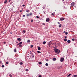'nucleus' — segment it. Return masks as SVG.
Wrapping results in <instances>:
<instances>
[{"label":"nucleus","instance_id":"nucleus-1","mask_svg":"<svg viewBox=\"0 0 77 77\" xmlns=\"http://www.w3.org/2000/svg\"><path fill=\"white\" fill-rule=\"evenodd\" d=\"M54 50L55 52L56 53H57V54H59L60 53V50L58 49L55 48L54 49Z\"/></svg>","mask_w":77,"mask_h":77},{"label":"nucleus","instance_id":"nucleus-2","mask_svg":"<svg viewBox=\"0 0 77 77\" xmlns=\"http://www.w3.org/2000/svg\"><path fill=\"white\" fill-rule=\"evenodd\" d=\"M32 13H30V14H27V15H26V16H27V17H29V16H32Z\"/></svg>","mask_w":77,"mask_h":77},{"label":"nucleus","instance_id":"nucleus-3","mask_svg":"<svg viewBox=\"0 0 77 77\" xmlns=\"http://www.w3.org/2000/svg\"><path fill=\"white\" fill-rule=\"evenodd\" d=\"M51 44H52V43L51 41H50L48 44V45L49 46V47H50V45H51Z\"/></svg>","mask_w":77,"mask_h":77},{"label":"nucleus","instance_id":"nucleus-4","mask_svg":"<svg viewBox=\"0 0 77 77\" xmlns=\"http://www.w3.org/2000/svg\"><path fill=\"white\" fill-rule=\"evenodd\" d=\"M46 21H47V22H48V21H50V19L48 18H47L46 19Z\"/></svg>","mask_w":77,"mask_h":77},{"label":"nucleus","instance_id":"nucleus-5","mask_svg":"<svg viewBox=\"0 0 77 77\" xmlns=\"http://www.w3.org/2000/svg\"><path fill=\"white\" fill-rule=\"evenodd\" d=\"M65 20V18L63 17H61L60 18V20H61V21H63V20Z\"/></svg>","mask_w":77,"mask_h":77},{"label":"nucleus","instance_id":"nucleus-6","mask_svg":"<svg viewBox=\"0 0 77 77\" xmlns=\"http://www.w3.org/2000/svg\"><path fill=\"white\" fill-rule=\"evenodd\" d=\"M64 60V58H61L60 61L61 62H63Z\"/></svg>","mask_w":77,"mask_h":77},{"label":"nucleus","instance_id":"nucleus-7","mask_svg":"<svg viewBox=\"0 0 77 77\" xmlns=\"http://www.w3.org/2000/svg\"><path fill=\"white\" fill-rule=\"evenodd\" d=\"M17 40L19 42H20V41H21V38H17Z\"/></svg>","mask_w":77,"mask_h":77},{"label":"nucleus","instance_id":"nucleus-8","mask_svg":"<svg viewBox=\"0 0 77 77\" xmlns=\"http://www.w3.org/2000/svg\"><path fill=\"white\" fill-rule=\"evenodd\" d=\"M62 66H60V67H58L57 68L58 69H60V68H62Z\"/></svg>","mask_w":77,"mask_h":77},{"label":"nucleus","instance_id":"nucleus-9","mask_svg":"<svg viewBox=\"0 0 77 77\" xmlns=\"http://www.w3.org/2000/svg\"><path fill=\"white\" fill-rule=\"evenodd\" d=\"M74 5H75V4H74V2H72L71 3V5L72 6H74Z\"/></svg>","mask_w":77,"mask_h":77},{"label":"nucleus","instance_id":"nucleus-10","mask_svg":"<svg viewBox=\"0 0 77 77\" xmlns=\"http://www.w3.org/2000/svg\"><path fill=\"white\" fill-rule=\"evenodd\" d=\"M43 44L44 45L45 44H46V42L45 41H44L43 42Z\"/></svg>","mask_w":77,"mask_h":77},{"label":"nucleus","instance_id":"nucleus-11","mask_svg":"<svg viewBox=\"0 0 77 77\" xmlns=\"http://www.w3.org/2000/svg\"><path fill=\"white\" fill-rule=\"evenodd\" d=\"M19 47H22V45H19Z\"/></svg>","mask_w":77,"mask_h":77},{"label":"nucleus","instance_id":"nucleus-12","mask_svg":"<svg viewBox=\"0 0 77 77\" xmlns=\"http://www.w3.org/2000/svg\"><path fill=\"white\" fill-rule=\"evenodd\" d=\"M67 42L68 43H70V42H71V41L69 40L67 41Z\"/></svg>","mask_w":77,"mask_h":77},{"label":"nucleus","instance_id":"nucleus-13","mask_svg":"<svg viewBox=\"0 0 77 77\" xmlns=\"http://www.w3.org/2000/svg\"><path fill=\"white\" fill-rule=\"evenodd\" d=\"M14 52H15V53H16V52H17V50H16V49H15L14 50Z\"/></svg>","mask_w":77,"mask_h":77},{"label":"nucleus","instance_id":"nucleus-14","mask_svg":"<svg viewBox=\"0 0 77 77\" xmlns=\"http://www.w3.org/2000/svg\"><path fill=\"white\" fill-rule=\"evenodd\" d=\"M38 50H41V48L40 47H39L38 48Z\"/></svg>","mask_w":77,"mask_h":77},{"label":"nucleus","instance_id":"nucleus-15","mask_svg":"<svg viewBox=\"0 0 77 77\" xmlns=\"http://www.w3.org/2000/svg\"><path fill=\"white\" fill-rule=\"evenodd\" d=\"M71 75V74H69L67 76V77H69V76H70V75Z\"/></svg>","mask_w":77,"mask_h":77},{"label":"nucleus","instance_id":"nucleus-16","mask_svg":"<svg viewBox=\"0 0 77 77\" xmlns=\"http://www.w3.org/2000/svg\"><path fill=\"white\" fill-rule=\"evenodd\" d=\"M59 27H62V25L60 24V25H59Z\"/></svg>","mask_w":77,"mask_h":77},{"label":"nucleus","instance_id":"nucleus-17","mask_svg":"<svg viewBox=\"0 0 77 77\" xmlns=\"http://www.w3.org/2000/svg\"><path fill=\"white\" fill-rule=\"evenodd\" d=\"M38 63L39 65H41V64H42V63L41 62H38Z\"/></svg>","mask_w":77,"mask_h":77},{"label":"nucleus","instance_id":"nucleus-18","mask_svg":"<svg viewBox=\"0 0 77 77\" xmlns=\"http://www.w3.org/2000/svg\"><path fill=\"white\" fill-rule=\"evenodd\" d=\"M73 77H77V75H74L73 76Z\"/></svg>","mask_w":77,"mask_h":77},{"label":"nucleus","instance_id":"nucleus-19","mask_svg":"<svg viewBox=\"0 0 77 77\" xmlns=\"http://www.w3.org/2000/svg\"><path fill=\"white\" fill-rule=\"evenodd\" d=\"M6 3H7V0H5L4 2V3L5 4Z\"/></svg>","mask_w":77,"mask_h":77},{"label":"nucleus","instance_id":"nucleus-20","mask_svg":"<svg viewBox=\"0 0 77 77\" xmlns=\"http://www.w3.org/2000/svg\"><path fill=\"white\" fill-rule=\"evenodd\" d=\"M29 10H27L26 11V12H29Z\"/></svg>","mask_w":77,"mask_h":77},{"label":"nucleus","instance_id":"nucleus-21","mask_svg":"<svg viewBox=\"0 0 77 77\" xmlns=\"http://www.w3.org/2000/svg\"><path fill=\"white\" fill-rule=\"evenodd\" d=\"M64 41L66 42L67 41V39L66 38H65L64 39Z\"/></svg>","mask_w":77,"mask_h":77},{"label":"nucleus","instance_id":"nucleus-22","mask_svg":"<svg viewBox=\"0 0 77 77\" xmlns=\"http://www.w3.org/2000/svg\"><path fill=\"white\" fill-rule=\"evenodd\" d=\"M30 42V40H28L27 41V42Z\"/></svg>","mask_w":77,"mask_h":77},{"label":"nucleus","instance_id":"nucleus-23","mask_svg":"<svg viewBox=\"0 0 77 77\" xmlns=\"http://www.w3.org/2000/svg\"><path fill=\"white\" fill-rule=\"evenodd\" d=\"M22 43H23V42H21L19 43V44H22Z\"/></svg>","mask_w":77,"mask_h":77},{"label":"nucleus","instance_id":"nucleus-24","mask_svg":"<svg viewBox=\"0 0 77 77\" xmlns=\"http://www.w3.org/2000/svg\"><path fill=\"white\" fill-rule=\"evenodd\" d=\"M53 60L55 61L56 60V59L55 58H54L53 59Z\"/></svg>","mask_w":77,"mask_h":77},{"label":"nucleus","instance_id":"nucleus-25","mask_svg":"<svg viewBox=\"0 0 77 77\" xmlns=\"http://www.w3.org/2000/svg\"><path fill=\"white\" fill-rule=\"evenodd\" d=\"M37 53H41V52H40L39 51H37Z\"/></svg>","mask_w":77,"mask_h":77},{"label":"nucleus","instance_id":"nucleus-26","mask_svg":"<svg viewBox=\"0 0 77 77\" xmlns=\"http://www.w3.org/2000/svg\"><path fill=\"white\" fill-rule=\"evenodd\" d=\"M45 65L46 66H48V63H46L45 64Z\"/></svg>","mask_w":77,"mask_h":77},{"label":"nucleus","instance_id":"nucleus-27","mask_svg":"<svg viewBox=\"0 0 77 77\" xmlns=\"http://www.w3.org/2000/svg\"><path fill=\"white\" fill-rule=\"evenodd\" d=\"M2 68H4V67H5V66H4V65H3L2 66Z\"/></svg>","mask_w":77,"mask_h":77},{"label":"nucleus","instance_id":"nucleus-28","mask_svg":"<svg viewBox=\"0 0 77 77\" xmlns=\"http://www.w3.org/2000/svg\"><path fill=\"white\" fill-rule=\"evenodd\" d=\"M74 40H75V39H74V38H72V41H74Z\"/></svg>","mask_w":77,"mask_h":77},{"label":"nucleus","instance_id":"nucleus-29","mask_svg":"<svg viewBox=\"0 0 77 77\" xmlns=\"http://www.w3.org/2000/svg\"><path fill=\"white\" fill-rule=\"evenodd\" d=\"M23 33H26V31L25 30L23 31Z\"/></svg>","mask_w":77,"mask_h":77},{"label":"nucleus","instance_id":"nucleus-30","mask_svg":"<svg viewBox=\"0 0 77 77\" xmlns=\"http://www.w3.org/2000/svg\"><path fill=\"white\" fill-rule=\"evenodd\" d=\"M8 63H9V62H6V64H8Z\"/></svg>","mask_w":77,"mask_h":77},{"label":"nucleus","instance_id":"nucleus-31","mask_svg":"<svg viewBox=\"0 0 77 77\" xmlns=\"http://www.w3.org/2000/svg\"><path fill=\"white\" fill-rule=\"evenodd\" d=\"M26 71H29V70L28 69H26Z\"/></svg>","mask_w":77,"mask_h":77},{"label":"nucleus","instance_id":"nucleus-32","mask_svg":"<svg viewBox=\"0 0 77 77\" xmlns=\"http://www.w3.org/2000/svg\"><path fill=\"white\" fill-rule=\"evenodd\" d=\"M36 18H37L38 19V18H39V17L38 16H36Z\"/></svg>","mask_w":77,"mask_h":77},{"label":"nucleus","instance_id":"nucleus-33","mask_svg":"<svg viewBox=\"0 0 77 77\" xmlns=\"http://www.w3.org/2000/svg\"><path fill=\"white\" fill-rule=\"evenodd\" d=\"M20 65H23V63L22 62H20Z\"/></svg>","mask_w":77,"mask_h":77},{"label":"nucleus","instance_id":"nucleus-34","mask_svg":"<svg viewBox=\"0 0 77 77\" xmlns=\"http://www.w3.org/2000/svg\"><path fill=\"white\" fill-rule=\"evenodd\" d=\"M33 21V19H32V20H31V22L32 23Z\"/></svg>","mask_w":77,"mask_h":77},{"label":"nucleus","instance_id":"nucleus-35","mask_svg":"<svg viewBox=\"0 0 77 77\" xmlns=\"http://www.w3.org/2000/svg\"><path fill=\"white\" fill-rule=\"evenodd\" d=\"M42 25H44V26H45V23H42Z\"/></svg>","mask_w":77,"mask_h":77},{"label":"nucleus","instance_id":"nucleus-36","mask_svg":"<svg viewBox=\"0 0 77 77\" xmlns=\"http://www.w3.org/2000/svg\"><path fill=\"white\" fill-rule=\"evenodd\" d=\"M66 35H68V32H66L65 33Z\"/></svg>","mask_w":77,"mask_h":77},{"label":"nucleus","instance_id":"nucleus-37","mask_svg":"<svg viewBox=\"0 0 77 77\" xmlns=\"http://www.w3.org/2000/svg\"><path fill=\"white\" fill-rule=\"evenodd\" d=\"M51 15H53V16H54V14H53V13H52V14H51Z\"/></svg>","mask_w":77,"mask_h":77},{"label":"nucleus","instance_id":"nucleus-38","mask_svg":"<svg viewBox=\"0 0 77 77\" xmlns=\"http://www.w3.org/2000/svg\"><path fill=\"white\" fill-rule=\"evenodd\" d=\"M22 6H23V7H24V6H25V5H22Z\"/></svg>","mask_w":77,"mask_h":77},{"label":"nucleus","instance_id":"nucleus-39","mask_svg":"<svg viewBox=\"0 0 77 77\" xmlns=\"http://www.w3.org/2000/svg\"><path fill=\"white\" fill-rule=\"evenodd\" d=\"M31 48H32L33 47V45H31Z\"/></svg>","mask_w":77,"mask_h":77},{"label":"nucleus","instance_id":"nucleus-40","mask_svg":"<svg viewBox=\"0 0 77 77\" xmlns=\"http://www.w3.org/2000/svg\"><path fill=\"white\" fill-rule=\"evenodd\" d=\"M9 76H10V77H12V75L11 74H10Z\"/></svg>","mask_w":77,"mask_h":77},{"label":"nucleus","instance_id":"nucleus-41","mask_svg":"<svg viewBox=\"0 0 77 77\" xmlns=\"http://www.w3.org/2000/svg\"><path fill=\"white\" fill-rule=\"evenodd\" d=\"M38 77H42V76L41 75H39L38 76Z\"/></svg>","mask_w":77,"mask_h":77},{"label":"nucleus","instance_id":"nucleus-42","mask_svg":"<svg viewBox=\"0 0 77 77\" xmlns=\"http://www.w3.org/2000/svg\"><path fill=\"white\" fill-rule=\"evenodd\" d=\"M3 43H4V44H6V42H3Z\"/></svg>","mask_w":77,"mask_h":77},{"label":"nucleus","instance_id":"nucleus-43","mask_svg":"<svg viewBox=\"0 0 77 77\" xmlns=\"http://www.w3.org/2000/svg\"><path fill=\"white\" fill-rule=\"evenodd\" d=\"M57 44L58 45H60V43H57Z\"/></svg>","mask_w":77,"mask_h":77},{"label":"nucleus","instance_id":"nucleus-44","mask_svg":"<svg viewBox=\"0 0 77 77\" xmlns=\"http://www.w3.org/2000/svg\"><path fill=\"white\" fill-rule=\"evenodd\" d=\"M23 17H25V15H24L23 16Z\"/></svg>","mask_w":77,"mask_h":77},{"label":"nucleus","instance_id":"nucleus-45","mask_svg":"<svg viewBox=\"0 0 77 77\" xmlns=\"http://www.w3.org/2000/svg\"><path fill=\"white\" fill-rule=\"evenodd\" d=\"M46 61H47V62H48V59H47Z\"/></svg>","mask_w":77,"mask_h":77},{"label":"nucleus","instance_id":"nucleus-46","mask_svg":"<svg viewBox=\"0 0 77 77\" xmlns=\"http://www.w3.org/2000/svg\"><path fill=\"white\" fill-rule=\"evenodd\" d=\"M65 38H67V37L66 36H65Z\"/></svg>","mask_w":77,"mask_h":77},{"label":"nucleus","instance_id":"nucleus-47","mask_svg":"<svg viewBox=\"0 0 77 77\" xmlns=\"http://www.w3.org/2000/svg\"><path fill=\"white\" fill-rule=\"evenodd\" d=\"M16 42V44H17L18 42Z\"/></svg>","mask_w":77,"mask_h":77},{"label":"nucleus","instance_id":"nucleus-48","mask_svg":"<svg viewBox=\"0 0 77 77\" xmlns=\"http://www.w3.org/2000/svg\"><path fill=\"white\" fill-rule=\"evenodd\" d=\"M11 0H9V2H11Z\"/></svg>","mask_w":77,"mask_h":77},{"label":"nucleus","instance_id":"nucleus-49","mask_svg":"<svg viewBox=\"0 0 77 77\" xmlns=\"http://www.w3.org/2000/svg\"><path fill=\"white\" fill-rule=\"evenodd\" d=\"M19 45V44H18L17 45V46H18V45Z\"/></svg>","mask_w":77,"mask_h":77},{"label":"nucleus","instance_id":"nucleus-50","mask_svg":"<svg viewBox=\"0 0 77 77\" xmlns=\"http://www.w3.org/2000/svg\"><path fill=\"white\" fill-rule=\"evenodd\" d=\"M58 24H60V23L59 22H58Z\"/></svg>","mask_w":77,"mask_h":77},{"label":"nucleus","instance_id":"nucleus-51","mask_svg":"<svg viewBox=\"0 0 77 77\" xmlns=\"http://www.w3.org/2000/svg\"><path fill=\"white\" fill-rule=\"evenodd\" d=\"M34 56H35L34 55L32 56V57H34Z\"/></svg>","mask_w":77,"mask_h":77},{"label":"nucleus","instance_id":"nucleus-52","mask_svg":"<svg viewBox=\"0 0 77 77\" xmlns=\"http://www.w3.org/2000/svg\"><path fill=\"white\" fill-rule=\"evenodd\" d=\"M57 45V44H56V43H55V45Z\"/></svg>","mask_w":77,"mask_h":77},{"label":"nucleus","instance_id":"nucleus-53","mask_svg":"<svg viewBox=\"0 0 77 77\" xmlns=\"http://www.w3.org/2000/svg\"><path fill=\"white\" fill-rule=\"evenodd\" d=\"M22 12V10H20V12Z\"/></svg>","mask_w":77,"mask_h":77},{"label":"nucleus","instance_id":"nucleus-54","mask_svg":"<svg viewBox=\"0 0 77 77\" xmlns=\"http://www.w3.org/2000/svg\"><path fill=\"white\" fill-rule=\"evenodd\" d=\"M63 1H64L65 0H62Z\"/></svg>","mask_w":77,"mask_h":77},{"label":"nucleus","instance_id":"nucleus-55","mask_svg":"<svg viewBox=\"0 0 77 77\" xmlns=\"http://www.w3.org/2000/svg\"><path fill=\"white\" fill-rule=\"evenodd\" d=\"M54 47V48H55V47Z\"/></svg>","mask_w":77,"mask_h":77},{"label":"nucleus","instance_id":"nucleus-56","mask_svg":"<svg viewBox=\"0 0 77 77\" xmlns=\"http://www.w3.org/2000/svg\"><path fill=\"white\" fill-rule=\"evenodd\" d=\"M1 63V62L0 61V63Z\"/></svg>","mask_w":77,"mask_h":77},{"label":"nucleus","instance_id":"nucleus-57","mask_svg":"<svg viewBox=\"0 0 77 77\" xmlns=\"http://www.w3.org/2000/svg\"><path fill=\"white\" fill-rule=\"evenodd\" d=\"M64 32H65V31H64Z\"/></svg>","mask_w":77,"mask_h":77}]
</instances>
